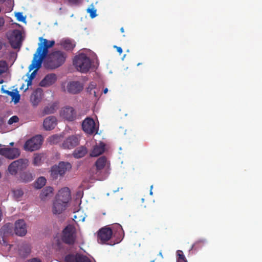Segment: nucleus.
Returning a JSON list of instances; mask_svg holds the SVG:
<instances>
[{
	"mask_svg": "<svg viewBox=\"0 0 262 262\" xmlns=\"http://www.w3.org/2000/svg\"><path fill=\"white\" fill-rule=\"evenodd\" d=\"M55 111V106L51 105L46 106L43 110V113L45 114H53Z\"/></svg>",
	"mask_w": 262,
	"mask_h": 262,
	"instance_id": "nucleus-35",
	"label": "nucleus"
},
{
	"mask_svg": "<svg viewBox=\"0 0 262 262\" xmlns=\"http://www.w3.org/2000/svg\"><path fill=\"white\" fill-rule=\"evenodd\" d=\"M141 64V63H138L137 64V66H140V64Z\"/></svg>",
	"mask_w": 262,
	"mask_h": 262,
	"instance_id": "nucleus-64",
	"label": "nucleus"
},
{
	"mask_svg": "<svg viewBox=\"0 0 262 262\" xmlns=\"http://www.w3.org/2000/svg\"><path fill=\"white\" fill-rule=\"evenodd\" d=\"M26 227V223L23 219L18 220L15 223L14 229H25Z\"/></svg>",
	"mask_w": 262,
	"mask_h": 262,
	"instance_id": "nucleus-32",
	"label": "nucleus"
},
{
	"mask_svg": "<svg viewBox=\"0 0 262 262\" xmlns=\"http://www.w3.org/2000/svg\"><path fill=\"white\" fill-rule=\"evenodd\" d=\"M26 262H41V260L37 258H33L28 260Z\"/></svg>",
	"mask_w": 262,
	"mask_h": 262,
	"instance_id": "nucleus-46",
	"label": "nucleus"
},
{
	"mask_svg": "<svg viewBox=\"0 0 262 262\" xmlns=\"http://www.w3.org/2000/svg\"><path fill=\"white\" fill-rule=\"evenodd\" d=\"M6 0H0V4L3 3Z\"/></svg>",
	"mask_w": 262,
	"mask_h": 262,
	"instance_id": "nucleus-59",
	"label": "nucleus"
},
{
	"mask_svg": "<svg viewBox=\"0 0 262 262\" xmlns=\"http://www.w3.org/2000/svg\"><path fill=\"white\" fill-rule=\"evenodd\" d=\"M2 91L3 92V93H5V94H6L7 95H8L9 94V92H10L8 90H4L3 88L2 89Z\"/></svg>",
	"mask_w": 262,
	"mask_h": 262,
	"instance_id": "nucleus-53",
	"label": "nucleus"
},
{
	"mask_svg": "<svg viewBox=\"0 0 262 262\" xmlns=\"http://www.w3.org/2000/svg\"><path fill=\"white\" fill-rule=\"evenodd\" d=\"M27 87L24 90V91L26 92L29 88V86H30L32 84V80L29 79H28L27 80Z\"/></svg>",
	"mask_w": 262,
	"mask_h": 262,
	"instance_id": "nucleus-47",
	"label": "nucleus"
},
{
	"mask_svg": "<svg viewBox=\"0 0 262 262\" xmlns=\"http://www.w3.org/2000/svg\"><path fill=\"white\" fill-rule=\"evenodd\" d=\"M17 19L21 22H24L26 20V17L23 16V13L21 12H17L15 14Z\"/></svg>",
	"mask_w": 262,
	"mask_h": 262,
	"instance_id": "nucleus-40",
	"label": "nucleus"
},
{
	"mask_svg": "<svg viewBox=\"0 0 262 262\" xmlns=\"http://www.w3.org/2000/svg\"><path fill=\"white\" fill-rule=\"evenodd\" d=\"M3 82H4V80H1L0 81V84L3 83Z\"/></svg>",
	"mask_w": 262,
	"mask_h": 262,
	"instance_id": "nucleus-63",
	"label": "nucleus"
},
{
	"mask_svg": "<svg viewBox=\"0 0 262 262\" xmlns=\"http://www.w3.org/2000/svg\"><path fill=\"white\" fill-rule=\"evenodd\" d=\"M120 30H121V32H124V29H123V28H121Z\"/></svg>",
	"mask_w": 262,
	"mask_h": 262,
	"instance_id": "nucleus-60",
	"label": "nucleus"
},
{
	"mask_svg": "<svg viewBox=\"0 0 262 262\" xmlns=\"http://www.w3.org/2000/svg\"><path fill=\"white\" fill-rule=\"evenodd\" d=\"M114 48L116 49L117 52L120 54H121L122 53V49L121 47H117L116 46H114Z\"/></svg>",
	"mask_w": 262,
	"mask_h": 262,
	"instance_id": "nucleus-50",
	"label": "nucleus"
},
{
	"mask_svg": "<svg viewBox=\"0 0 262 262\" xmlns=\"http://www.w3.org/2000/svg\"><path fill=\"white\" fill-rule=\"evenodd\" d=\"M66 58L67 55L63 52L54 51L50 54L43 60V66L48 69H56L64 63Z\"/></svg>",
	"mask_w": 262,
	"mask_h": 262,
	"instance_id": "nucleus-1",
	"label": "nucleus"
},
{
	"mask_svg": "<svg viewBox=\"0 0 262 262\" xmlns=\"http://www.w3.org/2000/svg\"><path fill=\"white\" fill-rule=\"evenodd\" d=\"M64 262H91L86 256L80 254H68L64 258Z\"/></svg>",
	"mask_w": 262,
	"mask_h": 262,
	"instance_id": "nucleus-14",
	"label": "nucleus"
},
{
	"mask_svg": "<svg viewBox=\"0 0 262 262\" xmlns=\"http://www.w3.org/2000/svg\"><path fill=\"white\" fill-rule=\"evenodd\" d=\"M27 230H14L15 234L20 236H25L27 234Z\"/></svg>",
	"mask_w": 262,
	"mask_h": 262,
	"instance_id": "nucleus-43",
	"label": "nucleus"
},
{
	"mask_svg": "<svg viewBox=\"0 0 262 262\" xmlns=\"http://www.w3.org/2000/svg\"><path fill=\"white\" fill-rule=\"evenodd\" d=\"M82 130L89 135L97 134L98 128L96 127L94 119L91 117H86L82 123Z\"/></svg>",
	"mask_w": 262,
	"mask_h": 262,
	"instance_id": "nucleus-7",
	"label": "nucleus"
},
{
	"mask_svg": "<svg viewBox=\"0 0 262 262\" xmlns=\"http://www.w3.org/2000/svg\"><path fill=\"white\" fill-rule=\"evenodd\" d=\"M24 84H23V85L21 86V88H20V90H23L24 89Z\"/></svg>",
	"mask_w": 262,
	"mask_h": 262,
	"instance_id": "nucleus-61",
	"label": "nucleus"
},
{
	"mask_svg": "<svg viewBox=\"0 0 262 262\" xmlns=\"http://www.w3.org/2000/svg\"><path fill=\"white\" fill-rule=\"evenodd\" d=\"M12 100L14 101L15 104L17 103L20 100V95L18 94V92L17 89L15 90V92L13 93V95L11 96Z\"/></svg>",
	"mask_w": 262,
	"mask_h": 262,
	"instance_id": "nucleus-37",
	"label": "nucleus"
},
{
	"mask_svg": "<svg viewBox=\"0 0 262 262\" xmlns=\"http://www.w3.org/2000/svg\"><path fill=\"white\" fill-rule=\"evenodd\" d=\"M42 141L43 139L41 135L33 137L26 142L24 145V149L30 151L37 150L40 147Z\"/></svg>",
	"mask_w": 262,
	"mask_h": 262,
	"instance_id": "nucleus-6",
	"label": "nucleus"
},
{
	"mask_svg": "<svg viewBox=\"0 0 262 262\" xmlns=\"http://www.w3.org/2000/svg\"><path fill=\"white\" fill-rule=\"evenodd\" d=\"M79 143L77 135H71L67 138L62 142L61 147L64 149H72Z\"/></svg>",
	"mask_w": 262,
	"mask_h": 262,
	"instance_id": "nucleus-11",
	"label": "nucleus"
},
{
	"mask_svg": "<svg viewBox=\"0 0 262 262\" xmlns=\"http://www.w3.org/2000/svg\"><path fill=\"white\" fill-rule=\"evenodd\" d=\"M7 70V63L6 61H0V75L6 72Z\"/></svg>",
	"mask_w": 262,
	"mask_h": 262,
	"instance_id": "nucleus-36",
	"label": "nucleus"
},
{
	"mask_svg": "<svg viewBox=\"0 0 262 262\" xmlns=\"http://www.w3.org/2000/svg\"><path fill=\"white\" fill-rule=\"evenodd\" d=\"M13 145H14V143H13V142H11V143H10V146H13Z\"/></svg>",
	"mask_w": 262,
	"mask_h": 262,
	"instance_id": "nucleus-62",
	"label": "nucleus"
},
{
	"mask_svg": "<svg viewBox=\"0 0 262 262\" xmlns=\"http://www.w3.org/2000/svg\"><path fill=\"white\" fill-rule=\"evenodd\" d=\"M71 199L70 191L69 188L64 187L61 189L56 196V200L67 204Z\"/></svg>",
	"mask_w": 262,
	"mask_h": 262,
	"instance_id": "nucleus-15",
	"label": "nucleus"
},
{
	"mask_svg": "<svg viewBox=\"0 0 262 262\" xmlns=\"http://www.w3.org/2000/svg\"><path fill=\"white\" fill-rule=\"evenodd\" d=\"M177 253V255L178 256L177 259H181V258L182 259H185L186 258L185 256L183 254V253L182 251H181V250H178Z\"/></svg>",
	"mask_w": 262,
	"mask_h": 262,
	"instance_id": "nucleus-44",
	"label": "nucleus"
},
{
	"mask_svg": "<svg viewBox=\"0 0 262 262\" xmlns=\"http://www.w3.org/2000/svg\"><path fill=\"white\" fill-rule=\"evenodd\" d=\"M56 80L57 76L55 74H48L39 82V85L42 87H48L53 84Z\"/></svg>",
	"mask_w": 262,
	"mask_h": 262,
	"instance_id": "nucleus-18",
	"label": "nucleus"
},
{
	"mask_svg": "<svg viewBox=\"0 0 262 262\" xmlns=\"http://www.w3.org/2000/svg\"><path fill=\"white\" fill-rule=\"evenodd\" d=\"M100 229H122V227L121 225L118 223L114 224L112 225L111 227H108L107 226H104Z\"/></svg>",
	"mask_w": 262,
	"mask_h": 262,
	"instance_id": "nucleus-38",
	"label": "nucleus"
},
{
	"mask_svg": "<svg viewBox=\"0 0 262 262\" xmlns=\"http://www.w3.org/2000/svg\"><path fill=\"white\" fill-rule=\"evenodd\" d=\"M69 3L71 5H76L79 4L81 0H68Z\"/></svg>",
	"mask_w": 262,
	"mask_h": 262,
	"instance_id": "nucleus-45",
	"label": "nucleus"
},
{
	"mask_svg": "<svg viewBox=\"0 0 262 262\" xmlns=\"http://www.w3.org/2000/svg\"><path fill=\"white\" fill-rule=\"evenodd\" d=\"M60 45L67 51L72 50L75 47V43L74 41L69 39L61 40Z\"/></svg>",
	"mask_w": 262,
	"mask_h": 262,
	"instance_id": "nucleus-26",
	"label": "nucleus"
},
{
	"mask_svg": "<svg viewBox=\"0 0 262 262\" xmlns=\"http://www.w3.org/2000/svg\"><path fill=\"white\" fill-rule=\"evenodd\" d=\"M105 145L103 143H101L99 145H96L93 147V149L90 154L92 157H98L101 155L104 151Z\"/></svg>",
	"mask_w": 262,
	"mask_h": 262,
	"instance_id": "nucleus-25",
	"label": "nucleus"
},
{
	"mask_svg": "<svg viewBox=\"0 0 262 262\" xmlns=\"http://www.w3.org/2000/svg\"><path fill=\"white\" fill-rule=\"evenodd\" d=\"M113 230H98L96 233L97 242L101 244H106L113 237Z\"/></svg>",
	"mask_w": 262,
	"mask_h": 262,
	"instance_id": "nucleus-12",
	"label": "nucleus"
},
{
	"mask_svg": "<svg viewBox=\"0 0 262 262\" xmlns=\"http://www.w3.org/2000/svg\"><path fill=\"white\" fill-rule=\"evenodd\" d=\"M76 239L75 230H62L60 235L61 242L67 245H73Z\"/></svg>",
	"mask_w": 262,
	"mask_h": 262,
	"instance_id": "nucleus-9",
	"label": "nucleus"
},
{
	"mask_svg": "<svg viewBox=\"0 0 262 262\" xmlns=\"http://www.w3.org/2000/svg\"><path fill=\"white\" fill-rule=\"evenodd\" d=\"M4 122V119L2 117H0V125L3 124Z\"/></svg>",
	"mask_w": 262,
	"mask_h": 262,
	"instance_id": "nucleus-55",
	"label": "nucleus"
},
{
	"mask_svg": "<svg viewBox=\"0 0 262 262\" xmlns=\"http://www.w3.org/2000/svg\"><path fill=\"white\" fill-rule=\"evenodd\" d=\"M5 23L4 19L0 17V27H2Z\"/></svg>",
	"mask_w": 262,
	"mask_h": 262,
	"instance_id": "nucleus-52",
	"label": "nucleus"
},
{
	"mask_svg": "<svg viewBox=\"0 0 262 262\" xmlns=\"http://www.w3.org/2000/svg\"><path fill=\"white\" fill-rule=\"evenodd\" d=\"M63 229H76V227L71 225H67Z\"/></svg>",
	"mask_w": 262,
	"mask_h": 262,
	"instance_id": "nucleus-48",
	"label": "nucleus"
},
{
	"mask_svg": "<svg viewBox=\"0 0 262 262\" xmlns=\"http://www.w3.org/2000/svg\"><path fill=\"white\" fill-rule=\"evenodd\" d=\"M86 153V148L83 146H81L74 151L73 155L75 158H81L83 157Z\"/></svg>",
	"mask_w": 262,
	"mask_h": 262,
	"instance_id": "nucleus-27",
	"label": "nucleus"
},
{
	"mask_svg": "<svg viewBox=\"0 0 262 262\" xmlns=\"http://www.w3.org/2000/svg\"><path fill=\"white\" fill-rule=\"evenodd\" d=\"M42 91L41 89H37L33 92L31 96V102L34 106H37L42 99Z\"/></svg>",
	"mask_w": 262,
	"mask_h": 262,
	"instance_id": "nucleus-22",
	"label": "nucleus"
},
{
	"mask_svg": "<svg viewBox=\"0 0 262 262\" xmlns=\"http://www.w3.org/2000/svg\"><path fill=\"white\" fill-rule=\"evenodd\" d=\"M20 179L24 182H29L33 180L32 174L28 172L23 173L20 176Z\"/></svg>",
	"mask_w": 262,
	"mask_h": 262,
	"instance_id": "nucleus-31",
	"label": "nucleus"
},
{
	"mask_svg": "<svg viewBox=\"0 0 262 262\" xmlns=\"http://www.w3.org/2000/svg\"><path fill=\"white\" fill-rule=\"evenodd\" d=\"M73 64L77 70L82 73L88 72L91 66L90 59L84 53H81L75 57Z\"/></svg>",
	"mask_w": 262,
	"mask_h": 262,
	"instance_id": "nucleus-3",
	"label": "nucleus"
},
{
	"mask_svg": "<svg viewBox=\"0 0 262 262\" xmlns=\"http://www.w3.org/2000/svg\"><path fill=\"white\" fill-rule=\"evenodd\" d=\"M39 60L33 58L31 64L29 67V72H31L33 69H35L34 71H33L30 76L28 77V79L33 80L36 74L37 71L41 67V64L43 62H40V64L39 63Z\"/></svg>",
	"mask_w": 262,
	"mask_h": 262,
	"instance_id": "nucleus-19",
	"label": "nucleus"
},
{
	"mask_svg": "<svg viewBox=\"0 0 262 262\" xmlns=\"http://www.w3.org/2000/svg\"><path fill=\"white\" fill-rule=\"evenodd\" d=\"M8 38L11 47L14 49H19L21 45V34L17 30H13L8 36Z\"/></svg>",
	"mask_w": 262,
	"mask_h": 262,
	"instance_id": "nucleus-8",
	"label": "nucleus"
},
{
	"mask_svg": "<svg viewBox=\"0 0 262 262\" xmlns=\"http://www.w3.org/2000/svg\"><path fill=\"white\" fill-rule=\"evenodd\" d=\"M28 160L19 159L12 162L8 167V171L12 175H15L18 171L25 170L28 166Z\"/></svg>",
	"mask_w": 262,
	"mask_h": 262,
	"instance_id": "nucleus-4",
	"label": "nucleus"
},
{
	"mask_svg": "<svg viewBox=\"0 0 262 262\" xmlns=\"http://www.w3.org/2000/svg\"><path fill=\"white\" fill-rule=\"evenodd\" d=\"M87 12L90 13L91 18H93L97 16L96 9L94 8H88Z\"/></svg>",
	"mask_w": 262,
	"mask_h": 262,
	"instance_id": "nucleus-39",
	"label": "nucleus"
},
{
	"mask_svg": "<svg viewBox=\"0 0 262 262\" xmlns=\"http://www.w3.org/2000/svg\"><path fill=\"white\" fill-rule=\"evenodd\" d=\"M75 214L73 216V220L75 223L80 222H83L84 221L85 216L82 215V212L80 210L74 212Z\"/></svg>",
	"mask_w": 262,
	"mask_h": 262,
	"instance_id": "nucleus-29",
	"label": "nucleus"
},
{
	"mask_svg": "<svg viewBox=\"0 0 262 262\" xmlns=\"http://www.w3.org/2000/svg\"><path fill=\"white\" fill-rule=\"evenodd\" d=\"M19 121V119L17 116H13L11 117L8 120V124L11 125L13 123H16Z\"/></svg>",
	"mask_w": 262,
	"mask_h": 262,
	"instance_id": "nucleus-42",
	"label": "nucleus"
},
{
	"mask_svg": "<svg viewBox=\"0 0 262 262\" xmlns=\"http://www.w3.org/2000/svg\"><path fill=\"white\" fill-rule=\"evenodd\" d=\"M53 188L51 187H46L42 190L40 194L41 200H45L47 198L51 196L53 194Z\"/></svg>",
	"mask_w": 262,
	"mask_h": 262,
	"instance_id": "nucleus-28",
	"label": "nucleus"
},
{
	"mask_svg": "<svg viewBox=\"0 0 262 262\" xmlns=\"http://www.w3.org/2000/svg\"><path fill=\"white\" fill-rule=\"evenodd\" d=\"M31 247L27 243H23L20 245L18 248V254L21 257H27L31 253Z\"/></svg>",
	"mask_w": 262,
	"mask_h": 262,
	"instance_id": "nucleus-23",
	"label": "nucleus"
},
{
	"mask_svg": "<svg viewBox=\"0 0 262 262\" xmlns=\"http://www.w3.org/2000/svg\"><path fill=\"white\" fill-rule=\"evenodd\" d=\"M83 89V85L79 81H72L67 85L68 92L73 94L80 93Z\"/></svg>",
	"mask_w": 262,
	"mask_h": 262,
	"instance_id": "nucleus-17",
	"label": "nucleus"
},
{
	"mask_svg": "<svg viewBox=\"0 0 262 262\" xmlns=\"http://www.w3.org/2000/svg\"><path fill=\"white\" fill-rule=\"evenodd\" d=\"M46 183V179L43 177L38 178L35 182L34 185L36 189H40L45 185Z\"/></svg>",
	"mask_w": 262,
	"mask_h": 262,
	"instance_id": "nucleus-30",
	"label": "nucleus"
},
{
	"mask_svg": "<svg viewBox=\"0 0 262 262\" xmlns=\"http://www.w3.org/2000/svg\"><path fill=\"white\" fill-rule=\"evenodd\" d=\"M107 163V159L104 156H102L99 158L95 162V165L96 166V172L93 176L94 179L97 180H101V178L100 176L101 170L105 167Z\"/></svg>",
	"mask_w": 262,
	"mask_h": 262,
	"instance_id": "nucleus-13",
	"label": "nucleus"
},
{
	"mask_svg": "<svg viewBox=\"0 0 262 262\" xmlns=\"http://www.w3.org/2000/svg\"><path fill=\"white\" fill-rule=\"evenodd\" d=\"M177 262H187L186 259H177Z\"/></svg>",
	"mask_w": 262,
	"mask_h": 262,
	"instance_id": "nucleus-54",
	"label": "nucleus"
},
{
	"mask_svg": "<svg viewBox=\"0 0 262 262\" xmlns=\"http://www.w3.org/2000/svg\"><path fill=\"white\" fill-rule=\"evenodd\" d=\"M61 115L65 119L72 121L74 120L76 118V113L75 110L71 106H67L63 108Z\"/></svg>",
	"mask_w": 262,
	"mask_h": 262,
	"instance_id": "nucleus-16",
	"label": "nucleus"
},
{
	"mask_svg": "<svg viewBox=\"0 0 262 262\" xmlns=\"http://www.w3.org/2000/svg\"><path fill=\"white\" fill-rule=\"evenodd\" d=\"M40 42L38 44L35 53L34 54L33 58L39 60V63L43 62V60L48 54V49L54 46L55 41L54 40L49 41L42 37L39 38Z\"/></svg>",
	"mask_w": 262,
	"mask_h": 262,
	"instance_id": "nucleus-2",
	"label": "nucleus"
},
{
	"mask_svg": "<svg viewBox=\"0 0 262 262\" xmlns=\"http://www.w3.org/2000/svg\"><path fill=\"white\" fill-rule=\"evenodd\" d=\"M14 92H11V91H10V92H9L8 95H9V96H11L12 95H13V93H14Z\"/></svg>",
	"mask_w": 262,
	"mask_h": 262,
	"instance_id": "nucleus-57",
	"label": "nucleus"
},
{
	"mask_svg": "<svg viewBox=\"0 0 262 262\" xmlns=\"http://www.w3.org/2000/svg\"><path fill=\"white\" fill-rule=\"evenodd\" d=\"M72 167L69 162H60L58 165H55L52 167L51 176L54 179H57L58 176H62L67 170Z\"/></svg>",
	"mask_w": 262,
	"mask_h": 262,
	"instance_id": "nucleus-5",
	"label": "nucleus"
},
{
	"mask_svg": "<svg viewBox=\"0 0 262 262\" xmlns=\"http://www.w3.org/2000/svg\"><path fill=\"white\" fill-rule=\"evenodd\" d=\"M153 186H151L150 187V195H152V191L151 190Z\"/></svg>",
	"mask_w": 262,
	"mask_h": 262,
	"instance_id": "nucleus-58",
	"label": "nucleus"
},
{
	"mask_svg": "<svg viewBox=\"0 0 262 262\" xmlns=\"http://www.w3.org/2000/svg\"><path fill=\"white\" fill-rule=\"evenodd\" d=\"M61 137L58 135H54L50 137L49 142L52 144H56L60 141Z\"/></svg>",
	"mask_w": 262,
	"mask_h": 262,
	"instance_id": "nucleus-34",
	"label": "nucleus"
},
{
	"mask_svg": "<svg viewBox=\"0 0 262 262\" xmlns=\"http://www.w3.org/2000/svg\"><path fill=\"white\" fill-rule=\"evenodd\" d=\"M108 92V89L107 88H105L104 90H103V93L104 94H106L107 92Z\"/></svg>",
	"mask_w": 262,
	"mask_h": 262,
	"instance_id": "nucleus-56",
	"label": "nucleus"
},
{
	"mask_svg": "<svg viewBox=\"0 0 262 262\" xmlns=\"http://www.w3.org/2000/svg\"><path fill=\"white\" fill-rule=\"evenodd\" d=\"M20 150L17 148L5 147L0 148V155L7 159H14L20 155Z\"/></svg>",
	"mask_w": 262,
	"mask_h": 262,
	"instance_id": "nucleus-10",
	"label": "nucleus"
},
{
	"mask_svg": "<svg viewBox=\"0 0 262 262\" xmlns=\"http://www.w3.org/2000/svg\"><path fill=\"white\" fill-rule=\"evenodd\" d=\"M116 232L115 233H114V235L116 233L119 234L120 235V237L118 238H117L116 240V243H119V242H120L123 238V237H122V236L123 235V236H124V230H116Z\"/></svg>",
	"mask_w": 262,
	"mask_h": 262,
	"instance_id": "nucleus-41",
	"label": "nucleus"
},
{
	"mask_svg": "<svg viewBox=\"0 0 262 262\" xmlns=\"http://www.w3.org/2000/svg\"><path fill=\"white\" fill-rule=\"evenodd\" d=\"M55 239H56L57 242V245L59 248H60L61 247V242L60 241V239L58 238V237L56 236Z\"/></svg>",
	"mask_w": 262,
	"mask_h": 262,
	"instance_id": "nucleus-51",
	"label": "nucleus"
},
{
	"mask_svg": "<svg viewBox=\"0 0 262 262\" xmlns=\"http://www.w3.org/2000/svg\"><path fill=\"white\" fill-rule=\"evenodd\" d=\"M67 204L58 201L55 199L52 207V212L54 214H61L67 207Z\"/></svg>",
	"mask_w": 262,
	"mask_h": 262,
	"instance_id": "nucleus-21",
	"label": "nucleus"
},
{
	"mask_svg": "<svg viewBox=\"0 0 262 262\" xmlns=\"http://www.w3.org/2000/svg\"><path fill=\"white\" fill-rule=\"evenodd\" d=\"M56 124L57 119L55 117L53 116L46 118L43 123V127L46 130H51L54 129Z\"/></svg>",
	"mask_w": 262,
	"mask_h": 262,
	"instance_id": "nucleus-20",
	"label": "nucleus"
},
{
	"mask_svg": "<svg viewBox=\"0 0 262 262\" xmlns=\"http://www.w3.org/2000/svg\"><path fill=\"white\" fill-rule=\"evenodd\" d=\"M12 225L11 223H7L4 227L3 229H8V228H12Z\"/></svg>",
	"mask_w": 262,
	"mask_h": 262,
	"instance_id": "nucleus-49",
	"label": "nucleus"
},
{
	"mask_svg": "<svg viewBox=\"0 0 262 262\" xmlns=\"http://www.w3.org/2000/svg\"><path fill=\"white\" fill-rule=\"evenodd\" d=\"M13 196L15 199L18 201L24 195V191L20 188L15 189L13 190Z\"/></svg>",
	"mask_w": 262,
	"mask_h": 262,
	"instance_id": "nucleus-33",
	"label": "nucleus"
},
{
	"mask_svg": "<svg viewBox=\"0 0 262 262\" xmlns=\"http://www.w3.org/2000/svg\"><path fill=\"white\" fill-rule=\"evenodd\" d=\"M47 157L46 155L43 153H36L34 154L33 156V164L35 166H40L41 165L45 160L46 159Z\"/></svg>",
	"mask_w": 262,
	"mask_h": 262,
	"instance_id": "nucleus-24",
	"label": "nucleus"
}]
</instances>
